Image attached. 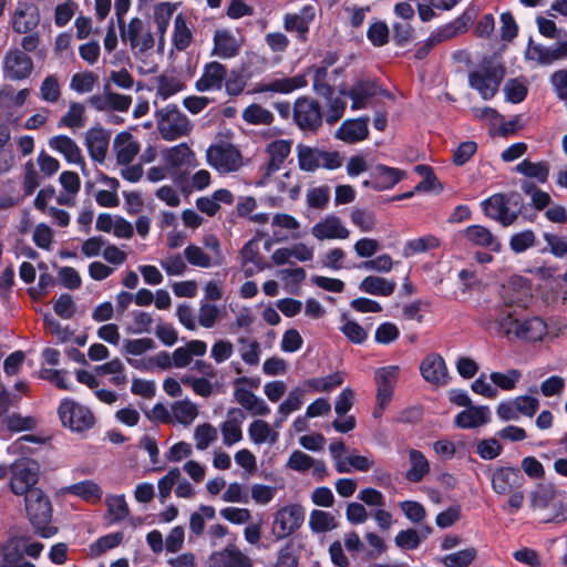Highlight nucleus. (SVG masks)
Listing matches in <instances>:
<instances>
[{"instance_id":"nucleus-1","label":"nucleus","mask_w":567,"mask_h":567,"mask_svg":"<svg viewBox=\"0 0 567 567\" xmlns=\"http://www.w3.org/2000/svg\"><path fill=\"white\" fill-rule=\"evenodd\" d=\"M489 317L498 332L506 337L514 336L526 342L540 341L548 331L547 323L540 317L534 316L520 320L514 318L506 307L491 311Z\"/></svg>"},{"instance_id":"nucleus-2","label":"nucleus","mask_w":567,"mask_h":567,"mask_svg":"<svg viewBox=\"0 0 567 567\" xmlns=\"http://www.w3.org/2000/svg\"><path fill=\"white\" fill-rule=\"evenodd\" d=\"M504 76V65L495 56L488 55L468 73V85L483 100H491L497 93Z\"/></svg>"},{"instance_id":"nucleus-3","label":"nucleus","mask_w":567,"mask_h":567,"mask_svg":"<svg viewBox=\"0 0 567 567\" xmlns=\"http://www.w3.org/2000/svg\"><path fill=\"white\" fill-rule=\"evenodd\" d=\"M530 506L535 511H548L544 523H563L567 520V501L564 493L554 485L540 484L530 495Z\"/></svg>"},{"instance_id":"nucleus-4","label":"nucleus","mask_w":567,"mask_h":567,"mask_svg":"<svg viewBox=\"0 0 567 567\" xmlns=\"http://www.w3.org/2000/svg\"><path fill=\"white\" fill-rule=\"evenodd\" d=\"M25 509L37 534L50 538L56 534V527L50 525L52 507L49 497L39 488L31 489L24 497Z\"/></svg>"},{"instance_id":"nucleus-5","label":"nucleus","mask_w":567,"mask_h":567,"mask_svg":"<svg viewBox=\"0 0 567 567\" xmlns=\"http://www.w3.org/2000/svg\"><path fill=\"white\" fill-rule=\"evenodd\" d=\"M484 214L507 227L523 213L524 199L518 194H494L481 203Z\"/></svg>"},{"instance_id":"nucleus-6","label":"nucleus","mask_w":567,"mask_h":567,"mask_svg":"<svg viewBox=\"0 0 567 567\" xmlns=\"http://www.w3.org/2000/svg\"><path fill=\"white\" fill-rule=\"evenodd\" d=\"M155 117L162 137L167 141L187 136L193 127L189 118L175 104L158 110Z\"/></svg>"},{"instance_id":"nucleus-7","label":"nucleus","mask_w":567,"mask_h":567,"mask_svg":"<svg viewBox=\"0 0 567 567\" xmlns=\"http://www.w3.org/2000/svg\"><path fill=\"white\" fill-rule=\"evenodd\" d=\"M320 103L310 96H299L292 106V121L303 133H316L322 125Z\"/></svg>"},{"instance_id":"nucleus-8","label":"nucleus","mask_w":567,"mask_h":567,"mask_svg":"<svg viewBox=\"0 0 567 567\" xmlns=\"http://www.w3.org/2000/svg\"><path fill=\"white\" fill-rule=\"evenodd\" d=\"M299 166L305 172H315L322 167L326 169H337L342 166L344 157L339 152H327L317 147L299 144L298 146Z\"/></svg>"},{"instance_id":"nucleus-9","label":"nucleus","mask_w":567,"mask_h":567,"mask_svg":"<svg viewBox=\"0 0 567 567\" xmlns=\"http://www.w3.org/2000/svg\"><path fill=\"white\" fill-rule=\"evenodd\" d=\"M58 412L62 424L73 432L87 431L95 424V416L92 411L71 399H64Z\"/></svg>"},{"instance_id":"nucleus-10","label":"nucleus","mask_w":567,"mask_h":567,"mask_svg":"<svg viewBox=\"0 0 567 567\" xmlns=\"http://www.w3.org/2000/svg\"><path fill=\"white\" fill-rule=\"evenodd\" d=\"M206 156L209 165L221 174L236 172L243 166V155L235 144H210Z\"/></svg>"},{"instance_id":"nucleus-11","label":"nucleus","mask_w":567,"mask_h":567,"mask_svg":"<svg viewBox=\"0 0 567 567\" xmlns=\"http://www.w3.org/2000/svg\"><path fill=\"white\" fill-rule=\"evenodd\" d=\"M34 70L33 60L19 48L9 49L2 60L4 79L10 81H23L30 78Z\"/></svg>"},{"instance_id":"nucleus-12","label":"nucleus","mask_w":567,"mask_h":567,"mask_svg":"<svg viewBox=\"0 0 567 567\" xmlns=\"http://www.w3.org/2000/svg\"><path fill=\"white\" fill-rule=\"evenodd\" d=\"M39 466L34 461L22 458L11 466V491L17 495H27L38 481Z\"/></svg>"},{"instance_id":"nucleus-13","label":"nucleus","mask_w":567,"mask_h":567,"mask_svg":"<svg viewBox=\"0 0 567 567\" xmlns=\"http://www.w3.org/2000/svg\"><path fill=\"white\" fill-rule=\"evenodd\" d=\"M87 103L99 112H127L132 104V96L111 91L110 84H105L103 92L91 95Z\"/></svg>"},{"instance_id":"nucleus-14","label":"nucleus","mask_w":567,"mask_h":567,"mask_svg":"<svg viewBox=\"0 0 567 567\" xmlns=\"http://www.w3.org/2000/svg\"><path fill=\"white\" fill-rule=\"evenodd\" d=\"M303 519L305 515L300 506H285L275 515L272 532L277 538H285L295 533L301 526Z\"/></svg>"},{"instance_id":"nucleus-15","label":"nucleus","mask_w":567,"mask_h":567,"mask_svg":"<svg viewBox=\"0 0 567 567\" xmlns=\"http://www.w3.org/2000/svg\"><path fill=\"white\" fill-rule=\"evenodd\" d=\"M381 87L372 80H358L350 87H340L339 94L351 100V110L365 109L370 100L379 94Z\"/></svg>"},{"instance_id":"nucleus-16","label":"nucleus","mask_w":567,"mask_h":567,"mask_svg":"<svg viewBox=\"0 0 567 567\" xmlns=\"http://www.w3.org/2000/svg\"><path fill=\"white\" fill-rule=\"evenodd\" d=\"M400 368L398 365H386L375 371V383L378 385L377 404L381 410L391 402L395 384L399 379Z\"/></svg>"},{"instance_id":"nucleus-17","label":"nucleus","mask_w":567,"mask_h":567,"mask_svg":"<svg viewBox=\"0 0 567 567\" xmlns=\"http://www.w3.org/2000/svg\"><path fill=\"white\" fill-rule=\"evenodd\" d=\"M475 17V11L472 9L465 10L461 16H458L453 21L445 23L441 27H437L430 34L431 41L436 45L451 40L460 34H463L467 31L468 24L473 21Z\"/></svg>"},{"instance_id":"nucleus-18","label":"nucleus","mask_w":567,"mask_h":567,"mask_svg":"<svg viewBox=\"0 0 567 567\" xmlns=\"http://www.w3.org/2000/svg\"><path fill=\"white\" fill-rule=\"evenodd\" d=\"M423 379L435 385H445L449 381V370L443 357L439 353L427 354L420 364Z\"/></svg>"},{"instance_id":"nucleus-19","label":"nucleus","mask_w":567,"mask_h":567,"mask_svg":"<svg viewBox=\"0 0 567 567\" xmlns=\"http://www.w3.org/2000/svg\"><path fill=\"white\" fill-rule=\"evenodd\" d=\"M316 18V8L312 4L303 6L296 13H287L284 17V28L288 32H296L298 39L302 42L307 41L310 24Z\"/></svg>"},{"instance_id":"nucleus-20","label":"nucleus","mask_w":567,"mask_h":567,"mask_svg":"<svg viewBox=\"0 0 567 567\" xmlns=\"http://www.w3.org/2000/svg\"><path fill=\"white\" fill-rule=\"evenodd\" d=\"M525 56L526 59L535 60L543 65H548L556 61L563 60L567 58V39L557 42L553 47L533 44V41L529 40Z\"/></svg>"},{"instance_id":"nucleus-21","label":"nucleus","mask_w":567,"mask_h":567,"mask_svg":"<svg viewBox=\"0 0 567 567\" xmlns=\"http://www.w3.org/2000/svg\"><path fill=\"white\" fill-rule=\"evenodd\" d=\"M523 483L524 476L517 467H498L492 475V488L498 495H507L514 489L519 488Z\"/></svg>"},{"instance_id":"nucleus-22","label":"nucleus","mask_w":567,"mask_h":567,"mask_svg":"<svg viewBox=\"0 0 567 567\" xmlns=\"http://www.w3.org/2000/svg\"><path fill=\"white\" fill-rule=\"evenodd\" d=\"M311 234L318 240L347 239L350 236V230L338 216L330 214L312 226Z\"/></svg>"},{"instance_id":"nucleus-23","label":"nucleus","mask_w":567,"mask_h":567,"mask_svg":"<svg viewBox=\"0 0 567 567\" xmlns=\"http://www.w3.org/2000/svg\"><path fill=\"white\" fill-rule=\"evenodd\" d=\"M227 76L225 65L217 61L206 63L200 78L195 82L198 92L219 91Z\"/></svg>"},{"instance_id":"nucleus-24","label":"nucleus","mask_w":567,"mask_h":567,"mask_svg":"<svg viewBox=\"0 0 567 567\" xmlns=\"http://www.w3.org/2000/svg\"><path fill=\"white\" fill-rule=\"evenodd\" d=\"M461 234L472 246L485 248L493 252L502 250V244L498 238L485 226L471 225L462 230Z\"/></svg>"},{"instance_id":"nucleus-25","label":"nucleus","mask_w":567,"mask_h":567,"mask_svg":"<svg viewBox=\"0 0 567 567\" xmlns=\"http://www.w3.org/2000/svg\"><path fill=\"white\" fill-rule=\"evenodd\" d=\"M492 421V412L487 405H471L457 413L454 424L460 429H476Z\"/></svg>"},{"instance_id":"nucleus-26","label":"nucleus","mask_w":567,"mask_h":567,"mask_svg":"<svg viewBox=\"0 0 567 567\" xmlns=\"http://www.w3.org/2000/svg\"><path fill=\"white\" fill-rule=\"evenodd\" d=\"M166 167L174 173L186 171L196 165V157L188 144H176L167 150L163 156Z\"/></svg>"},{"instance_id":"nucleus-27","label":"nucleus","mask_w":567,"mask_h":567,"mask_svg":"<svg viewBox=\"0 0 567 567\" xmlns=\"http://www.w3.org/2000/svg\"><path fill=\"white\" fill-rule=\"evenodd\" d=\"M246 415L241 409L233 408L227 412V419L220 424L223 443L231 446L243 440L241 424Z\"/></svg>"},{"instance_id":"nucleus-28","label":"nucleus","mask_w":567,"mask_h":567,"mask_svg":"<svg viewBox=\"0 0 567 567\" xmlns=\"http://www.w3.org/2000/svg\"><path fill=\"white\" fill-rule=\"evenodd\" d=\"M308 82L305 74H298L291 78H277L268 82L257 84L255 92L257 93H280L289 94L298 89L307 86Z\"/></svg>"},{"instance_id":"nucleus-29","label":"nucleus","mask_w":567,"mask_h":567,"mask_svg":"<svg viewBox=\"0 0 567 567\" xmlns=\"http://www.w3.org/2000/svg\"><path fill=\"white\" fill-rule=\"evenodd\" d=\"M241 43L230 30H216L214 34L213 54L221 59H230L238 55Z\"/></svg>"},{"instance_id":"nucleus-30","label":"nucleus","mask_w":567,"mask_h":567,"mask_svg":"<svg viewBox=\"0 0 567 567\" xmlns=\"http://www.w3.org/2000/svg\"><path fill=\"white\" fill-rule=\"evenodd\" d=\"M243 259V271L246 278L265 270L268 265L259 254V246L256 240L247 241L240 250Z\"/></svg>"},{"instance_id":"nucleus-31","label":"nucleus","mask_w":567,"mask_h":567,"mask_svg":"<svg viewBox=\"0 0 567 567\" xmlns=\"http://www.w3.org/2000/svg\"><path fill=\"white\" fill-rule=\"evenodd\" d=\"M234 398L252 416H267L270 413V408L265 400L248 389L237 388Z\"/></svg>"},{"instance_id":"nucleus-32","label":"nucleus","mask_w":567,"mask_h":567,"mask_svg":"<svg viewBox=\"0 0 567 567\" xmlns=\"http://www.w3.org/2000/svg\"><path fill=\"white\" fill-rule=\"evenodd\" d=\"M30 95V89H22L16 92L11 84L0 86V113L12 115V112L21 107Z\"/></svg>"},{"instance_id":"nucleus-33","label":"nucleus","mask_w":567,"mask_h":567,"mask_svg":"<svg viewBox=\"0 0 567 567\" xmlns=\"http://www.w3.org/2000/svg\"><path fill=\"white\" fill-rule=\"evenodd\" d=\"M369 117L346 120L336 132V138L343 142H361L368 136Z\"/></svg>"},{"instance_id":"nucleus-34","label":"nucleus","mask_w":567,"mask_h":567,"mask_svg":"<svg viewBox=\"0 0 567 567\" xmlns=\"http://www.w3.org/2000/svg\"><path fill=\"white\" fill-rule=\"evenodd\" d=\"M405 176L406 174L402 169L379 164L374 168L371 186L375 190L391 189Z\"/></svg>"},{"instance_id":"nucleus-35","label":"nucleus","mask_w":567,"mask_h":567,"mask_svg":"<svg viewBox=\"0 0 567 567\" xmlns=\"http://www.w3.org/2000/svg\"><path fill=\"white\" fill-rule=\"evenodd\" d=\"M207 352V343L203 340H190L184 347L176 348L172 354L175 368H186L193 357H203Z\"/></svg>"},{"instance_id":"nucleus-36","label":"nucleus","mask_w":567,"mask_h":567,"mask_svg":"<svg viewBox=\"0 0 567 567\" xmlns=\"http://www.w3.org/2000/svg\"><path fill=\"white\" fill-rule=\"evenodd\" d=\"M248 436L256 445L268 443L274 445L279 440V432L265 420L252 421L248 426Z\"/></svg>"},{"instance_id":"nucleus-37","label":"nucleus","mask_w":567,"mask_h":567,"mask_svg":"<svg viewBox=\"0 0 567 567\" xmlns=\"http://www.w3.org/2000/svg\"><path fill=\"white\" fill-rule=\"evenodd\" d=\"M396 288L394 280L386 279L384 277L370 275L361 280L359 284V290L364 293L389 297Z\"/></svg>"},{"instance_id":"nucleus-38","label":"nucleus","mask_w":567,"mask_h":567,"mask_svg":"<svg viewBox=\"0 0 567 567\" xmlns=\"http://www.w3.org/2000/svg\"><path fill=\"white\" fill-rule=\"evenodd\" d=\"M64 492L91 504L99 503L103 496L101 486L92 480L81 481L66 486Z\"/></svg>"},{"instance_id":"nucleus-39","label":"nucleus","mask_w":567,"mask_h":567,"mask_svg":"<svg viewBox=\"0 0 567 567\" xmlns=\"http://www.w3.org/2000/svg\"><path fill=\"white\" fill-rule=\"evenodd\" d=\"M410 467L405 473V478L411 483L421 482L430 472V462L419 450H409Z\"/></svg>"},{"instance_id":"nucleus-40","label":"nucleus","mask_w":567,"mask_h":567,"mask_svg":"<svg viewBox=\"0 0 567 567\" xmlns=\"http://www.w3.org/2000/svg\"><path fill=\"white\" fill-rule=\"evenodd\" d=\"M23 537L10 538L3 545V564L12 567H35L34 564L23 559Z\"/></svg>"},{"instance_id":"nucleus-41","label":"nucleus","mask_w":567,"mask_h":567,"mask_svg":"<svg viewBox=\"0 0 567 567\" xmlns=\"http://www.w3.org/2000/svg\"><path fill=\"white\" fill-rule=\"evenodd\" d=\"M291 144H267L265 153L266 159V175L270 176L279 171L289 156Z\"/></svg>"},{"instance_id":"nucleus-42","label":"nucleus","mask_w":567,"mask_h":567,"mask_svg":"<svg viewBox=\"0 0 567 567\" xmlns=\"http://www.w3.org/2000/svg\"><path fill=\"white\" fill-rule=\"evenodd\" d=\"M344 379L341 372H334L321 378L308 379L302 383L306 392H331L343 383Z\"/></svg>"},{"instance_id":"nucleus-43","label":"nucleus","mask_w":567,"mask_h":567,"mask_svg":"<svg viewBox=\"0 0 567 567\" xmlns=\"http://www.w3.org/2000/svg\"><path fill=\"white\" fill-rule=\"evenodd\" d=\"M96 375L103 377L111 374L110 383L117 386L124 388L127 383V377L125 374V367L120 359H113L104 364L96 365L94 368Z\"/></svg>"},{"instance_id":"nucleus-44","label":"nucleus","mask_w":567,"mask_h":567,"mask_svg":"<svg viewBox=\"0 0 567 567\" xmlns=\"http://www.w3.org/2000/svg\"><path fill=\"white\" fill-rule=\"evenodd\" d=\"M432 532V528L425 526L421 529V533L413 528H408L405 530H400L395 538V545L403 550H413L416 549L422 538H426Z\"/></svg>"},{"instance_id":"nucleus-45","label":"nucleus","mask_w":567,"mask_h":567,"mask_svg":"<svg viewBox=\"0 0 567 567\" xmlns=\"http://www.w3.org/2000/svg\"><path fill=\"white\" fill-rule=\"evenodd\" d=\"M85 126V106L80 102H72L66 113L61 116L58 127H69L72 131L83 128Z\"/></svg>"},{"instance_id":"nucleus-46","label":"nucleus","mask_w":567,"mask_h":567,"mask_svg":"<svg viewBox=\"0 0 567 567\" xmlns=\"http://www.w3.org/2000/svg\"><path fill=\"white\" fill-rule=\"evenodd\" d=\"M172 420L183 425H189L198 415L197 405L188 400L176 401L171 406Z\"/></svg>"},{"instance_id":"nucleus-47","label":"nucleus","mask_w":567,"mask_h":567,"mask_svg":"<svg viewBox=\"0 0 567 567\" xmlns=\"http://www.w3.org/2000/svg\"><path fill=\"white\" fill-rule=\"evenodd\" d=\"M440 246V240L433 235L410 239L403 247V256L411 257L416 254L426 252Z\"/></svg>"},{"instance_id":"nucleus-48","label":"nucleus","mask_w":567,"mask_h":567,"mask_svg":"<svg viewBox=\"0 0 567 567\" xmlns=\"http://www.w3.org/2000/svg\"><path fill=\"white\" fill-rule=\"evenodd\" d=\"M516 172L539 183H545L549 175V165L546 162L533 163L527 159L522 161L516 166Z\"/></svg>"},{"instance_id":"nucleus-49","label":"nucleus","mask_w":567,"mask_h":567,"mask_svg":"<svg viewBox=\"0 0 567 567\" xmlns=\"http://www.w3.org/2000/svg\"><path fill=\"white\" fill-rule=\"evenodd\" d=\"M218 556L221 563L219 567H252L250 558L236 546H227Z\"/></svg>"},{"instance_id":"nucleus-50","label":"nucleus","mask_w":567,"mask_h":567,"mask_svg":"<svg viewBox=\"0 0 567 567\" xmlns=\"http://www.w3.org/2000/svg\"><path fill=\"white\" fill-rule=\"evenodd\" d=\"M245 122L251 125H269L274 122V114L264 106L252 103L241 114Z\"/></svg>"},{"instance_id":"nucleus-51","label":"nucleus","mask_w":567,"mask_h":567,"mask_svg":"<svg viewBox=\"0 0 567 567\" xmlns=\"http://www.w3.org/2000/svg\"><path fill=\"white\" fill-rule=\"evenodd\" d=\"M477 556V550L474 547H467L462 550L447 554L441 558L445 567H468Z\"/></svg>"},{"instance_id":"nucleus-52","label":"nucleus","mask_w":567,"mask_h":567,"mask_svg":"<svg viewBox=\"0 0 567 567\" xmlns=\"http://www.w3.org/2000/svg\"><path fill=\"white\" fill-rule=\"evenodd\" d=\"M173 44L178 51L189 47L193 34L182 14H178L174 21Z\"/></svg>"},{"instance_id":"nucleus-53","label":"nucleus","mask_w":567,"mask_h":567,"mask_svg":"<svg viewBox=\"0 0 567 567\" xmlns=\"http://www.w3.org/2000/svg\"><path fill=\"white\" fill-rule=\"evenodd\" d=\"M184 257L192 266L199 268H209L213 265H219V260H213V258L204 251V249L196 245H188L184 249Z\"/></svg>"},{"instance_id":"nucleus-54","label":"nucleus","mask_w":567,"mask_h":567,"mask_svg":"<svg viewBox=\"0 0 567 567\" xmlns=\"http://www.w3.org/2000/svg\"><path fill=\"white\" fill-rule=\"evenodd\" d=\"M105 504L107 506V513L112 517L113 523L125 519L130 514V508L123 494L107 495L105 498Z\"/></svg>"},{"instance_id":"nucleus-55","label":"nucleus","mask_w":567,"mask_h":567,"mask_svg":"<svg viewBox=\"0 0 567 567\" xmlns=\"http://www.w3.org/2000/svg\"><path fill=\"white\" fill-rule=\"evenodd\" d=\"M309 526L315 533H327L337 527L333 515L320 509H313L310 513Z\"/></svg>"},{"instance_id":"nucleus-56","label":"nucleus","mask_w":567,"mask_h":567,"mask_svg":"<svg viewBox=\"0 0 567 567\" xmlns=\"http://www.w3.org/2000/svg\"><path fill=\"white\" fill-rule=\"evenodd\" d=\"M520 378L522 373L517 369H511L506 372H492L489 375L492 383L504 391L514 390Z\"/></svg>"},{"instance_id":"nucleus-57","label":"nucleus","mask_w":567,"mask_h":567,"mask_svg":"<svg viewBox=\"0 0 567 567\" xmlns=\"http://www.w3.org/2000/svg\"><path fill=\"white\" fill-rule=\"evenodd\" d=\"M175 10L176 6L171 2H159L154 7V22L162 35L166 32Z\"/></svg>"},{"instance_id":"nucleus-58","label":"nucleus","mask_w":567,"mask_h":567,"mask_svg":"<svg viewBox=\"0 0 567 567\" xmlns=\"http://www.w3.org/2000/svg\"><path fill=\"white\" fill-rule=\"evenodd\" d=\"M394 261L389 254L379 255L358 265V268L365 271L389 274L393 268Z\"/></svg>"},{"instance_id":"nucleus-59","label":"nucleus","mask_w":567,"mask_h":567,"mask_svg":"<svg viewBox=\"0 0 567 567\" xmlns=\"http://www.w3.org/2000/svg\"><path fill=\"white\" fill-rule=\"evenodd\" d=\"M219 308L208 301H200L198 310V324L203 328L210 329L219 320Z\"/></svg>"},{"instance_id":"nucleus-60","label":"nucleus","mask_w":567,"mask_h":567,"mask_svg":"<svg viewBox=\"0 0 567 567\" xmlns=\"http://www.w3.org/2000/svg\"><path fill=\"white\" fill-rule=\"evenodd\" d=\"M194 439L196 449L204 451L217 440V430L209 423L199 424L195 429Z\"/></svg>"},{"instance_id":"nucleus-61","label":"nucleus","mask_w":567,"mask_h":567,"mask_svg":"<svg viewBox=\"0 0 567 567\" xmlns=\"http://www.w3.org/2000/svg\"><path fill=\"white\" fill-rule=\"evenodd\" d=\"M342 321L340 330L352 343L362 344L367 340V331L357 321L348 319L344 315Z\"/></svg>"},{"instance_id":"nucleus-62","label":"nucleus","mask_w":567,"mask_h":567,"mask_svg":"<svg viewBox=\"0 0 567 567\" xmlns=\"http://www.w3.org/2000/svg\"><path fill=\"white\" fill-rule=\"evenodd\" d=\"M61 89L55 75L50 74L44 78L40 85V97L48 103H55L60 99Z\"/></svg>"},{"instance_id":"nucleus-63","label":"nucleus","mask_w":567,"mask_h":567,"mask_svg":"<svg viewBox=\"0 0 567 567\" xmlns=\"http://www.w3.org/2000/svg\"><path fill=\"white\" fill-rule=\"evenodd\" d=\"M184 86V83L178 78L166 75L159 76L157 96H159L162 100H167L168 97L183 91Z\"/></svg>"},{"instance_id":"nucleus-64","label":"nucleus","mask_w":567,"mask_h":567,"mask_svg":"<svg viewBox=\"0 0 567 567\" xmlns=\"http://www.w3.org/2000/svg\"><path fill=\"white\" fill-rule=\"evenodd\" d=\"M351 221L362 233H370L375 229L377 219L373 213L361 208H354L350 215Z\"/></svg>"}]
</instances>
